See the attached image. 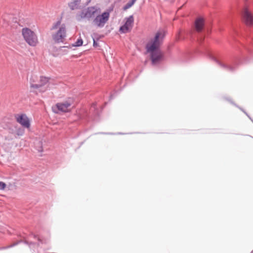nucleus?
I'll list each match as a JSON object with an SVG mask.
<instances>
[{"label":"nucleus","mask_w":253,"mask_h":253,"mask_svg":"<svg viewBox=\"0 0 253 253\" xmlns=\"http://www.w3.org/2000/svg\"><path fill=\"white\" fill-rule=\"evenodd\" d=\"M98 42V41H93V46L94 48L99 46V43Z\"/></svg>","instance_id":"7c9ffc66"},{"label":"nucleus","mask_w":253,"mask_h":253,"mask_svg":"<svg viewBox=\"0 0 253 253\" xmlns=\"http://www.w3.org/2000/svg\"><path fill=\"white\" fill-rule=\"evenodd\" d=\"M72 104L70 102L66 101L63 102L57 103L55 106L52 108L53 113L58 114L60 113H69L71 112V110L68 108L71 106Z\"/></svg>","instance_id":"39448f33"},{"label":"nucleus","mask_w":253,"mask_h":253,"mask_svg":"<svg viewBox=\"0 0 253 253\" xmlns=\"http://www.w3.org/2000/svg\"><path fill=\"white\" fill-rule=\"evenodd\" d=\"M242 19L248 26L253 25V15L247 8H245L243 11H239Z\"/></svg>","instance_id":"1a4fd4ad"},{"label":"nucleus","mask_w":253,"mask_h":253,"mask_svg":"<svg viewBox=\"0 0 253 253\" xmlns=\"http://www.w3.org/2000/svg\"><path fill=\"white\" fill-rule=\"evenodd\" d=\"M30 91H31V92H33V93L34 92V91H33V90H31Z\"/></svg>","instance_id":"58836bf2"},{"label":"nucleus","mask_w":253,"mask_h":253,"mask_svg":"<svg viewBox=\"0 0 253 253\" xmlns=\"http://www.w3.org/2000/svg\"><path fill=\"white\" fill-rule=\"evenodd\" d=\"M136 0H129L127 2L129 3V4L132 6L134 4Z\"/></svg>","instance_id":"2f4dec72"},{"label":"nucleus","mask_w":253,"mask_h":253,"mask_svg":"<svg viewBox=\"0 0 253 253\" xmlns=\"http://www.w3.org/2000/svg\"><path fill=\"white\" fill-rule=\"evenodd\" d=\"M205 21L203 17H199L195 22V26L197 31L201 32L203 31Z\"/></svg>","instance_id":"9b49d317"},{"label":"nucleus","mask_w":253,"mask_h":253,"mask_svg":"<svg viewBox=\"0 0 253 253\" xmlns=\"http://www.w3.org/2000/svg\"><path fill=\"white\" fill-rule=\"evenodd\" d=\"M237 52L228 59L227 63H224L220 55L209 48H206L207 56L215 62L224 69L234 72L237 67L242 64H246L253 61V48L248 47L242 43Z\"/></svg>","instance_id":"f257e3e1"},{"label":"nucleus","mask_w":253,"mask_h":253,"mask_svg":"<svg viewBox=\"0 0 253 253\" xmlns=\"http://www.w3.org/2000/svg\"><path fill=\"white\" fill-rule=\"evenodd\" d=\"M125 19L126 22L124 24L132 28L134 23V17L133 15H129L128 17H126Z\"/></svg>","instance_id":"4468645a"},{"label":"nucleus","mask_w":253,"mask_h":253,"mask_svg":"<svg viewBox=\"0 0 253 253\" xmlns=\"http://www.w3.org/2000/svg\"><path fill=\"white\" fill-rule=\"evenodd\" d=\"M83 42L82 38L79 37L74 43L71 44V45L72 47H80L83 45Z\"/></svg>","instance_id":"a211bd4d"},{"label":"nucleus","mask_w":253,"mask_h":253,"mask_svg":"<svg viewBox=\"0 0 253 253\" xmlns=\"http://www.w3.org/2000/svg\"><path fill=\"white\" fill-rule=\"evenodd\" d=\"M71 47H72V45H69L68 46H63L62 47H61V48H71Z\"/></svg>","instance_id":"c9c22d12"},{"label":"nucleus","mask_w":253,"mask_h":253,"mask_svg":"<svg viewBox=\"0 0 253 253\" xmlns=\"http://www.w3.org/2000/svg\"><path fill=\"white\" fill-rule=\"evenodd\" d=\"M91 38L92 41H99L101 38L103 37V35H99L97 33H93L91 35Z\"/></svg>","instance_id":"aec40b11"},{"label":"nucleus","mask_w":253,"mask_h":253,"mask_svg":"<svg viewBox=\"0 0 253 253\" xmlns=\"http://www.w3.org/2000/svg\"><path fill=\"white\" fill-rule=\"evenodd\" d=\"M18 243V245L20 243H23L24 244L28 245L29 246V242H28L26 240H20L17 241L16 242H15V243Z\"/></svg>","instance_id":"c85d7f7f"},{"label":"nucleus","mask_w":253,"mask_h":253,"mask_svg":"<svg viewBox=\"0 0 253 253\" xmlns=\"http://www.w3.org/2000/svg\"><path fill=\"white\" fill-rule=\"evenodd\" d=\"M126 86V84H125L123 88H121L120 90H114V92L113 93H111L110 95L109 96V100H111L113 99L120 92L122 91V90L124 88V87Z\"/></svg>","instance_id":"412c9836"},{"label":"nucleus","mask_w":253,"mask_h":253,"mask_svg":"<svg viewBox=\"0 0 253 253\" xmlns=\"http://www.w3.org/2000/svg\"><path fill=\"white\" fill-rule=\"evenodd\" d=\"M249 42L252 43V44H253V36H251L249 38Z\"/></svg>","instance_id":"72a5a7b5"},{"label":"nucleus","mask_w":253,"mask_h":253,"mask_svg":"<svg viewBox=\"0 0 253 253\" xmlns=\"http://www.w3.org/2000/svg\"><path fill=\"white\" fill-rule=\"evenodd\" d=\"M66 36V26L65 24H62L58 31L52 35V38L56 43H59L63 42Z\"/></svg>","instance_id":"423d86ee"},{"label":"nucleus","mask_w":253,"mask_h":253,"mask_svg":"<svg viewBox=\"0 0 253 253\" xmlns=\"http://www.w3.org/2000/svg\"><path fill=\"white\" fill-rule=\"evenodd\" d=\"M253 123V119H252V118L251 117V119H250Z\"/></svg>","instance_id":"4c0bfd02"},{"label":"nucleus","mask_w":253,"mask_h":253,"mask_svg":"<svg viewBox=\"0 0 253 253\" xmlns=\"http://www.w3.org/2000/svg\"><path fill=\"white\" fill-rule=\"evenodd\" d=\"M22 35L26 42L31 46L37 45L38 41L35 33L30 28L25 27L22 29Z\"/></svg>","instance_id":"7ed1b4c3"},{"label":"nucleus","mask_w":253,"mask_h":253,"mask_svg":"<svg viewBox=\"0 0 253 253\" xmlns=\"http://www.w3.org/2000/svg\"><path fill=\"white\" fill-rule=\"evenodd\" d=\"M132 28L124 24L119 27V31L121 34H126L131 31Z\"/></svg>","instance_id":"ddd939ff"},{"label":"nucleus","mask_w":253,"mask_h":253,"mask_svg":"<svg viewBox=\"0 0 253 253\" xmlns=\"http://www.w3.org/2000/svg\"><path fill=\"white\" fill-rule=\"evenodd\" d=\"M167 32L165 30H159L155 33L153 38L146 43V51L149 54L151 64L157 66L166 60V56L161 49Z\"/></svg>","instance_id":"f03ea898"},{"label":"nucleus","mask_w":253,"mask_h":253,"mask_svg":"<svg viewBox=\"0 0 253 253\" xmlns=\"http://www.w3.org/2000/svg\"><path fill=\"white\" fill-rule=\"evenodd\" d=\"M36 149L39 152H42L43 151V146H42V141H39L37 144V146H36Z\"/></svg>","instance_id":"5701e85b"},{"label":"nucleus","mask_w":253,"mask_h":253,"mask_svg":"<svg viewBox=\"0 0 253 253\" xmlns=\"http://www.w3.org/2000/svg\"><path fill=\"white\" fill-rule=\"evenodd\" d=\"M83 143H84V142H82L81 143V145H82Z\"/></svg>","instance_id":"ea45409f"},{"label":"nucleus","mask_w":253,"mask_h":253,"mask_svg":"<svg viewBox=\"0 0 253 253\" xmlns=\"http://www.w3.org/2000/svg\"><path fill=\"white\" fill-rule=\"evenodd\" d=\"M131 6L128 2H127L125 5L123 7V9L124 10H126L129 8H130Z\"/></svg>","instance_id":"c756f323"},{"label":"nucleus","mask_w":253,"mask_h":253,"mask_svg":"<svg viewBox=\"0 0 253 253\" xmlns=\"http://www.w3.org/2000/svg\"><path fill=\"white\" fill-rule=\"evenodd\" d=\"M98 11H100L99 8L95 6H88L87 8L81 11L80 16L82 19L87 18L89 19L92 17H95V14Z\"/></svg>","instance_id":"20e7f679"},{"label":"nucleus","mask_w":253,"mask_h":253,"mask_svg":"<svg viewBox=\"0 0 253 253\" xmlns=\"http://www.w3.org/2000/svg\"><path fill=\"white\" fill-rule=\"evenodd\" d=\"M96 134H106V135H115V134H125V133L123 132H118L117 133L113 132H100L96 133Z\"/></svg>","instance_id":"393cba45"},{"label":"nucleus","mask_w":253,"mask_h":253,"mask_svg":"<svg viewBox=\"0 0 253 253\" xmlns=\"http://www.w3.org/2000/svg\"><path fill=\"white\" fill-rule=\"evenodd\" d=\"M18 243H14V244H12L9 246H5V247H0V250H5V249H9V248H12L13 247H15V246L17 245H18Z\"/></svg>","instance_id":"a878e982"},{"label":"nucleus","mask_w":253,"mask_h":253,"mask_svg":"<svg viewBox=\"0 0 253 253\" xmlns=\"http://www.w3.org/2000/svg\"><path fill=\"white\" fill-rule=\"evenodd\" d=\"M251 253H253V250L251 252Z\"/></svg>","instance_id":"a19ab883"},{"label":"nucleus","mask_w":253,"mask_h":253,"mask_svg":"<svg viewBox=\"0 0 253 253\" xmlns=\"http://www.w3.org/2000/svg\"><path fill=\"white\" fill-rule=\"evenodd\" d=\"M42 87L41 84H34L32 83H30V87L33 88L35 89H38L40 87Z\"/></svg>","instance_id":"bb28decb"},{"label":"nucleus","mask_w":253,"mask_h":253,"mask_svg":"<svg viewBox=\"0 0 253 253\" xmlns=\"http://www.w3.org/2000/svg\"><path fill=\"white\" fill-rule=\"evenodd\" d=\"M25 128L22 127H18L16 131V134L18 136H22L25 132Z\"/></svg>","instance_id":"4be33fe9"},{"label":"nucleus","mask_w":253,"mask_h":253,"mask_svg":"<svg viewBox=\"0 0 253 253\" xmlns=\"http://www.w3.org/2000/svg\"><path fill=\"white\" fill-rule=\"evenodd\" d=\"M244 114L248 117L249 119H251V117L247 112H245Z\"/></svg>","instance_id":"f704fd0d"},{"label":"nucleus","mask_w":253,"mask_h":253,"mask_svg":"<svg viewBox=\"0 0 253 253\" xmlns=\"http://www.w3.org/2000/svg\"><path fill=\"white\" fill-rule=\"evenodd\" d=\"M223 98L226 100V101L230 102V104L233 105V106H235L236 107L238 108L239 109H240L242 112H243L244 113H245L246 110L243 109L242 107L239 106L238 105H237L236 103H235L232 99L229 97H223Z\"/></svg>","instance_id":"dca6fc26"},{"label":"nucleus","mask_w":253,"mask_h":253,"mask_svg":"<svg viewBox=\"0 0 253 253\" xmlns=\"http://www.w3.org/2000/svg\"><path fill=\"white\" fill-rule=\"evenodd\" d=\"M61 25V19L57 21L52 26L50 30H54L57 29Z\"/></svg>","instance_id":"b1692460"},{"label":"nucleus","mask_w":253,"mask_h":253,"mask_svg":"<svg viewBox=\"0 0 253 253\" xmlns=\"http://www.w3.org/2000/svg\"><path fill=\"white\" fill-rule=\"evenodd\" d=\"M107 102H106L103 106L100 107V108L99 109L97 107V104L96 103H93L90 107V111L92 112V114L95 117H98L101 115L102 110L104 108V107L107 105Z\"/></svg>","instance_id":"9d476101"},{"label":"nucleus","mask_w":253,"mask_h":253,"mask_svg":"<svg viewBox=\"0 0 253 253\" xmlns=\"http://www.w3.org/2000/svg\"><path fill=\"white\" fill-rule=\"evenodd\" d=\"M29 236L32 237L34 239L37 240L38 241V243H37L38 246L43 243L42 236L38 233H34L33 232H30L29 234ZM36 244H37V243L35 242H29V246Z\"/></svg>","instance_id":"f8f14e48"},{"label":"nucleus","mask_w":253,"mask_h":253,"mask_svg":"<svg viewBox=\"0 0 253 253\" xmlns=\"http://www.w3.org/2000/svg\"><path fill=\"white\" fill-rule=\"evenodd\" d=\"M234 31H235V33H236V34H237V35L239 34L237 30L235 29Z\"/></svg>","instance_id":"e433bc0d"},{"label":"nucleus","mask_w":253,"mask_h":253,"mask_svg":"<svg viewBox=\"0 0 253 253\" xmlns=\"http://www.w3.org/2000/svg\"><path fill=\"white\" fill-rule=\"evenodd\" d=\"M17 236L18 237H20V238H22L23 239H25L26 238V236H23L22 234H21V233H19L18 235H17Z\"/></svg>","instance_id":"473e14b6"},{"label":"nucleus","mask_w":253,"mask_h":253,"mask_svg":"<svg viewBox=\"0 0 253 253\" xmlns=\"http://www.w3.org/2000/svg\"><path fill=\"white\" fill-rule=\"evenodd\" d=\"M16 121L21 125V126L26 128H29L31 126V121L27 116L24 113L15 115Z\"/></svg>","instance_id":"0eeeda50"},{"label":"nucleus","mask_w":253,"mask_h":253,"mask_svg":"<svg viewBox=\"0 0 253 253\" xmlns=\"http://www.w3.org/2000/svg\"><path fill=\"white\" fill-rule=\"evenodd\" d=\"M114 8V4H112L108 8H107L103 13L105 14L109 18H110V13L113 11Z\"/></svg>","instance_id":"6ab92c4d"},{"label":"nucleus","mask_w":253,"mask_h":253,"mask_svg":"<svg viewBox=\"0 0 253 253\" xmlns=\"http://www.w3.org/2000/svg\"><path fill=\"white\" fill-rule=\"evenodd\" d=\"M81 0H72V1L68 3V6L72 10H73L77 8Z\"/></svg>","instance_id":"2eb2a0df"},{"label":"nucleus","mask_w":253,"mask_h":253,"mask_svg":"<svg viewBox=\"0 0 253 253\" xmlns=\"http://www.w3.org/2000/svg\"><path fill=\"white\" fill-rule=\"evenodd\" d=\"M6 187V184L3 182L0 181V190H4Z\"/></svg>","instance_id":"cd10ccee"},{"label":"nucleus","mask_w":253,"mask_h":253,"mask_svg":"<svg viewBox=\"0 0 253 253\" xmlns=\"http://www.w3.org/2000/svg\"><path fill=\"white\" fill-rule=\"evenodd\" d=\"M109 18L103 12L96 14L93 20V23L95 26L99 28H103L108 22Z\"/></svg>","instance_id":"6e6552de"},{"label":"nucleus","mask_w":253,"mask_h":253,"mask_svg":"<svg viewBox=\"0 0 253 253\" xmlns=\"http://www.w3.org/2000/svg\"><path fill=\"white\" fill-rule=\"evenodd\" d=\"M50 77H47L46 76H40V84L42 85V86H44L46 84H47L49 82V81L50 80Z\"/></svg>","instance_id":"f3484780"}]
</instances>
